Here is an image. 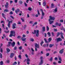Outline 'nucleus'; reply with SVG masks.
I'll list each match as a JSON object with an SVG mask.
<instances>
[{"instance_id":"obj_58","label":"nucleus","mask_w":65,"mask_h":65,"mask_svg":"<svg viewBox=\"0 0 65 65\" xmlns=\"http://www.w3.org/2000/svg\"><path fill=\"white\" fill-rule=\"evenodd\" d=\"M1 53H2V52H3V50H2V48H1Z\"/></svg>"},{"instance_id":"obj_54","label":"nucleus","mask_w":65,"mask_h":65,"mask_svg":"<svg viewBox=\"0 0 65 65\" xmlns=\"http://www.w3.org/2000/svg\"><path fill=\"white\" fill-rule=\"evenodd\" d=\"M61 61H60V60L58 61V63H61Z\"/></svg>"},{"instance_id":"obj_45","label":"nucleus","mask_w":65,"mask_h":65,"mask_svg":"<svg viewBox=\"0 0 65 65\" xmlns=\"http://www.w3.org/2000/svg\"><path fill=\"white\" fill-rule=\"evenodd\" d=\"M54 32H57V29L54 28Z\"/></svg>"},{"instance_id":"obj_24","label":"nucleus","mask_w":65,"mask_h":65,"mask_svg":"<svg viewBox=\"0 0 65 65\" xmlns=\"http://www.w3.org/2000/svg\"><path fill=\"white\" fill-rule=\"evenodd\" d=\"M28 10L29 11L32 10V8L30 7H29L28 8Z\"/></svg>"},{"instance_id":"obj_12","label":"nucleus","mask_w":65,"mask_h":65,"mask_svg":"<svg viewBox=\"0 0 65 65\" xmlns=\"http://www.w3.org/2000/svg\"><path fill=\"white\" fill-rule=\"evenodd\" d=\"M63 34L62 32H61L60 36L61 38H62V39H64V37H63Z\"/></svg>"},{"instance_id":"obj_20","label":"nucleus","mask_w":65,"mask_h":65,"mask_svg":"<svg viewBox=\"0 0 65 65\" xmlns=\"http://www.w3.org/2000/svg\"><path fill=\"white\" fill-rule=\"evenodd\" d=\"M58 58L59 59V60L60 61H62V59H61V58L59 56H58Z\"/></svg>"},{"instance_id":"obj_1","label":"nucleus","mask_w":65,"mask_h":65,"mask_svg":"<svg viewBox=\"0 0 65 65\" xmlns=\"http://www.w3.org/2000/svg\"><path fill=\"white\" fill-rule=\"evenodd\" d=\"M54 21L55 20V18L52 17V16L50 15V19H49L48 21H49V23L50 25H51L54 23V21Z\"/></svg>"},{"instance_id":"obj_38","label":"nucleus","mask_w":65,"mask_h":65,"mask_svg":"<svg viewBox=\"0 0 65 65\" xmlns=\"http://www.w3.org/2000/svg\"><path fill=\"white\" fill-rule=\"evenodd\" d=\"M42 17L44 16V13L43 12H42Z\"/></svg>"},{"instance_id":"obj_15","label":"nucleus","mask_w":65,"mask_h":65,"mask_svg":"<svg viewBox=\"0 0 65 65\" xmlns=\"http://www.w3.org/2000/svg\"><path fill=\"white\" fill-rule=\"evenodd\" d=\"M52 39L51 38H49L48 39V43L49 42H50L51 40H52Z\"/></svg>"},{"instance_id":"obj_16","label":"nucleus","mask_w":65,"mask_h":65,"mask_svg":"<svg viewBox=\"0 0 65 65\" xmlns=\"http://www.w3.org/2000/svg\"><path fill=\"white\" fill-rule=\"evenodd\" d=\"M14 55V54L13 53H12L10 54V57L11 58H12L13 57Z\"/></svg>"},{"instance_id":"obj_5","label":"nucleus","mask_w":65,"mask_h":65,"mask_svg":"<svg viewBox=\"0 0 65 65\" xmlns=\"http://www.w3.org/2000/svg\"><path fill=\"white\" fill-rule=\"evenodd\" d=\"M41 61L39 63V65H42L43 63V57L42 56H41L40 57Z\"/></svg>"},{"instance_id":"obj_34","label":"nucleus","mask_w":65,"mask_h":65,"mask_svg":"<svg viewBox=\"0 0 65 65\" xmlns=\"http://www.w3.org/2000/svg\"><path fill=\"white\" fill-rule=\"evenodd\" d=\"M64 22V20L63 19H62L60 20V23H63Z\"/></svg>"},{"instance_id":"obj_44","label":"nucleus","mask_w":65,"mask_h":65,"mask_svg":"<svg viewBox=\"0 0 65 65\" xmlns=\"http://www.w3.org/2000/svg\"><path fill=\"white\" fill-rule=\"evenodd\" d=\"M53 64L54 65H56L57 64V62L55 61H54L53 62Z\"/></svg>"},{"instance_id":"obj_64","label":"nucleus","mask_w":65,"mask_h":65,"mask_svg":"<svg viewBox=\"0 0 65 65\" xmlns=\"http://www.w3.org/2000/svg\"><path fill=\"white\" fill-rule=\"evenodd\" d=\"M35 17H38V15L37 14H36L35 15Z\"/></svg>"},{"instance_id":"obj_63","label":"nucleus","mask_w":65,"mask_h":65,"mask_svg":"<svg viewBox=\"0 0 65 65\" xmlns=\"http://www.w3.org/2000/svg\"><path fill=\"white\" fill-rule=\"evenodd\" d=\"M30 41H32V42H33L34 41V39H31L30 40Z\"/></svg>"},{"instance_id":"obj_10","label":"nucleus","mask_w":65,"mask_h":65,"mask_svg":"<svg viewBox=\"0 0 65 65\" xmlns=\"http://www.w3.org/2000/svg\"><path fill=\"white\" fill-rule=\"evenodd\" d=\"M12 28L13 29H15L16 28V27L15 26H16V24L14 23L12 24Z\"/></svg>"},{"instance_id":"obj_61","label":"nucleus","mask_w":65,"mask_h":65,"mask_svg":"<svg viewBox=\"0 0 65 65\" xmlns=\"http://www.w3.org/2000/svg\"><path fill=\"white\" fill-rule=\"evenodd\" d=\"M17 24H21V22H20L19 21L17 23Z\"/></svg>"},{"instance_id":"obj_32","label":"nucleus","mask_w":65,"mask_h":65,"mask_svg":"<svg viewBox=\"0 0 65 65\" xmlns=\"http://www.w3.org/2000/svg\"><path fill=\"white\" fill-rule=\"evenodd\" d=\"M18 57L20 59H22L21 55H20L18 56Z\"/></svg>"},{"instance_id":"obj_37","label":"nucleus","mask_w":65,"mask_h":65,"mask_svg":"<svg viewBox=\"0 0 65 65\" xmlns=\"http://www.w3.org/2000/svg\"><path fill=\"white\" fill-rule=\"evenodd\" d=\"M44 42L43 41H42L40 43V45L41 46L42 45V44Z\"/></svg>"},{"instance_id":"obj_3","label":"nucleus","mask_w":65,"mask_h":65,"mask_svg":"<svg viewBox=\"0 0 65 65\" xmlns=\"http://www.w3.org/2000/svg\"><path fill=\"white\" fill-rule=\"evenodd\" d=\"M11 42L10 41L8 42V45H7V46H10V44H11L12 46V47H14V45H15V43L14 42H13L12 43H11Z\"/></svg>"},{"instance_id":"obj_7","label":"nucleus","mask_w":65,"mask_h":65,"mask_svg":"<svg viewBox=\"0 0 65 65\" xmlns=\"http://www.w3.org/2000/svg\"><path fill=\"white\" fill-rule=\"evenodd\" d=\"M12 23V21H9V22H8V24L7 25L8 26L9 28H10V23L11 24Z\"/></svg>"},{"instance_id":"obj_18","label":"nucleus","mask_w":65,"mask_h":65,"mask_svg":"<svg viewBox=\"0 0 65 65\" xmlns=\"http://www.w3.org/2000/svg\"><path fill=\"white\" fill-rule=\"evenodd\" d=\"M21 39H22V40L23 41H25L26 40V38H23V37H22L21 38Z\"/></svg>"},{"instance_id":"obj_4","label":"nucleus","mask_w":65,"mask_h":65,"mask_svg":"<svg viewBox=\"0 0 65 65\" xmlns=\"http://www.w3.org/2000/svg\"><path fill=\"white\" fill-rule=\"evenodd\" d=\"M9 36L10 37H11L12 36L14 37H15V32L13 31H11Z\"/></svg>"},{"instance_id":"obj_59","label":"nucleus","mask_w":65,"mask_h":65,"mask_svg":"<svg viewBox=\"0 0 65 65\" xmlns=\"http://www.w3.org/2000/svg\"><path fill=\"white\" fill-rule=\"evenodd\" d=\"M14 2H15V3H17L18 2V0H14Z\"/></svg>"},{"instance_id":"obj_11","label":"nucleus","mask_w":65,"mask_h":65,"mask_svg":"<svg viewBox=\"0 0 65 65\" xmlns=\"http://www.w3.org/2000/svg\"><path fill=\"white\" fill-rule=\"evenodd\" d=\"M62 41V39L60 38H57V42H58V41Z\"/></svg>"},{"instance_id":"obj_13","label":"nucleus","mask_w":65,"mask_h":65,"mask_svg":"<svg viewBox=\"0 0 65 65\" xmlns=\"http://www.w3.org/2000/svg\"><path fill=\"white\" fill-rule=\"evenodd\" d=\"M6 50H7V53H8L10 51V50L8 48H6Z\"/></svg>"},{"instance_id":"obj_43","label":"nucleus","mask_w":65,"mask_h":65,"mask_svg":"<svg viewBox=\"0 0 65 65\" xmlns=\"http://www.w3.org/2000/svg\"><path fill=\"white\" fill-rule=\"evenodd\" d=\"M17 64V62L15 61L13 63V64L12 65H16V64Z\"/></svg>"},{"instance_id":"obj_48","label":"nucleus","mask_w":65,"mask_h":65,"mask_svg":"<svg viewBox=\"0 0 65 65\" xmlns=\"http://www.w3.org/2000/svg\"><path fill=\"white\" fill-rule=\"evenodd\" d=\"M50 55V54L49 53H48L46 54V56H48L49 55Z\"/></svg>"},{"instance_id":"obj_49","label":"nucleus","mask_w":65,"mask_h":65,"mask_svg":"<svg viewBox=\"0 0 65 65\" xmlns=\"http://www.w3.org/2000/svg\"><path fill=\"white\" fill-rule=\"evenodd\" d=\"M19 50H22V46H20L19 47Z\"/></svg>"},{"instance_id":"obj_8","label":"nucleus","mask_w":65,"mask_h":65,"mask_svg":"<svg viewBox=\"0 0 65 65\" xmlns=\"http://www.w3.org/2000/svg\"><path fill=\"white\" fill-rule=\"evenodd\" d=\"M35 47H36V48H40L39 47V45H38L37 43H35Z\"/></svg>"},{"instance_id":"obj_29","label":"nucleus","mask_w":65,"mask_h":65,"mask_svg":"<svg viewBox=\"0 0 65 65\" xmlns=\"http://www.w3.org/2000/svg\"><path fill=\"white\" fill-rule=\"evenodd\" d=\"M44 40L45 41V43H48V41H47V40H46V39L44 38Z\"/></svg>"},{"instance_id":"obj_53","label":"nucleus","mask_w":65,"mask_h":65,"mask_svg":"<svg viewBox=\"0 0 65 65\" xmlns=\"http://www.w3.org/2000/svg\"><path fill=\"white\" fill-rule=\"evenodd\" d=\"M9 13L10 14H13V12H12V11H11Z\"/></svg>"},{"instance_id":"obj_39","label":"nucleus","mask_w":65,"mask_h":65,"mask_svg":"<svg viewBox=\"0 0 65 65\" xmlns=\"http://www.w3.org/2000/svg\"><path fill=\"white\" fill-rule=\"evenodd\" d=\"M61 32H58L57 34V36H59L60 35V34L61 35Z\"/></svg>"},{"instance_id":"obj_46","label":"nucleus","mask_w":65,"mask_h":65,"mask_svg":"<svg viewBox=\"0 0 65 65\" xmlns=\"http://www.w3.org/2000/svg\"><path fill=\"white\" fill-rule=\"evenodd\" d=\"M7 63H9L10 62V61L9 60H7Z\"/></svg>"},{"instance_id":"obj_21","label":"nucleus","mask_w":65,"mask_h":65,"mask_svg":"<svg viewBox=\"0 0 65 65\" xmlns=\"http://www.w3.org/2000/svg\"><path fill=\"white\" fill-rule=\"evenodd\" d=\"M47 34L48 35V37H50V36H51V33H50V32H48L47 33Z\"/></svg>"},{"instance_id":"obj_42","label":"nucleus","mask_w":65,"mask_h":65,"mask_svg":"<svg viewBox=\"0 0 65 65\" xmlns=\"http://www.w3.org/2000/svg\"><path fill=\"white\" fill-rule=\"evenodd\" d=\"M43 47H46V44H44L43 45Z\"/></svg>"},{"instance_id":"obj_52","label":"nucleus","mask_w":65,"mask_h":65,"mask_svg":"<svg viewBox=\"0 0 65 65\" xmlns=\"http://www.w3.org/2000/svg\"><path fill=\"white\" fill-rule=\"evenodd\" d=\"M17 38L18 39H19V38H21V36H19L17 37Z\"/></svg>"},{"instance_id":"obj_27","label":"nucleus","mask_w":65,"mask_h":65,"mask_svg":"<svg viewBox=\"0 0 65 65\" xmlns=\"http://www.w3.org/2000/svg\"><path fill=\"white\" fill-rule=\"evenodd\" d=\"M9 10L7 9H6L4 10V12H8Z\"/></svg>"},{"instance_id":"obj_57","label":"nucleus","mask_w":65,"mask_h":65,"mask_svg":"<svg viewBox=\"0 0 65 65\" xmlns=\"http://www.w3.org/2000/svg\"><path fill=\"white\" fill-rule=\"evenodd\" d=\"M21 19L22 20V22H24V20L22 18H21Z\"/></svg>"},{"instance_id":"obj_30","label":"nucleus","mask_w":65,"mask_h":65,"mask_svg":"<svg viewBox=\"0 0 65 65\" xmlns=\"http://www.w3.org/2000/svg\"><path fill=\"white\" fill-rule=\"evenodd\" d=\"M53 46L54 44H50L49 45V47H52Z\"/></svg>"},{"instance_id":"obj_19","label":"nucleus","mask_w":65,"mask_h":65,"mask_svg":"<svg viewBox=\"0 0 65 65\" xmlns=\"http://www.w3.org/2000/svg\"><path fill=\"white\" fill-rule=\"evenodd\" d=\"M2 17H3L4 18V19H6V17H5V15H4V13H2Z\"/></svg>"},{"instance_id":"obj_55","label":"nucleus","mask_w":65,"mask_h":65,"mask_svg":"<svg viewBox=\"0 0 65 65\" xmlns=\"http://www.w3.org/2000/svg\"><path fill=\"white\" fill-rule=\"evenodd\" d=\"M14 59L15 60H17V58L16 56H15Z\"/></svg>"},{"instance_id":"obj_50","label":"nucleus","mask_w":65,"mask_h":65,"mask_svg":"<svg viewBox=\"0 0 65 65\" xmlns=\"http://www.w3.org/2000/svg\"><path fill=\"white\" fill-rule=\"evenodd\" d=\"M37 12H38V14L39 15H40V13H39V12L38 10H37Z\"/></svg>"},{"instance_id":"obj_26","label":"nucleus","mask_w":65,"mask_h":65,"mask_svg":"<svg viewBox=\"0 0 65 65\" xmlns=\"http://www.w3.org/2000/svg\"><path fill=\"white\" fill-rule=\"evenodd\" d=\"M43 6H46V2H44L43 3Z\"/></svg>"},{"instance_id":"obj_41","label":"nucleus","mask_w":65,"mask_h":65,"mask_svg":"<svg viewBox=\"0 0 65 65\" xmlns=\"http://www.w3.org/2000/svg\"><path fill=\"white\" fill-rule=\"evenodd\" d=\"M0 58H2V54L1 53H0Z\"/></svg>"},{"instance_id":"obj_6","label":"nucleus","mask_w":65,"mask_h":65,"mask_svg":"<svg viewBox=\"0 0 65 65\" xmlns=\"http://www.w3.org/2000/svg\"><path fill=\"white\" fill-rule=\"evenodd\" d=\"M8 5H9V4H8V2H7L6 3V4L5 5V6L6 9H7V8H8L9 7V6H8Z\"/></svg>"},{"instance_id":"obj_28","label":"nucleus","mask_w":65,"mask_h":65,"mask_svg":"<svg viewBox=\"0 0 65 65\" xmlns=\"http://www.w3.org/2000/svg\"><path fill=\"white\" fill-rule=\"evenodd\" d=\"M37 22H35L34 23V24L32 25V26H34L35 25H37Z\"/></svg>"},{"instance_id":"obj_36","label":"nucleus","mask_w":65,"mask_h":65,"mask_svg":"<svg viewBox=\"0 0 65 65\" xmlns=\"http://www.w3.org/2000/svg\"><path fill=\"white\" fill-rule=\"evenodd\" d=\"M20 4H22V3H23V2L22 1H21L19 2Z\"/></svg>"},{"instance_id":"obj_23","label":"nucleus","mask_w":65,"mask_h":65,"mask_svg":"<svg viewBox=\"0 0 65 65\" xmlns=\"http://www.w3.org/2000/svg\"><path fill=\"white\" fill-rule=\"evenodd\" d=\"M54 4H51V8H54Z\"/></svg>"},{"instance_id":"obj_51","label":"nucleus","mask_w":65,"mask_h":65,"mask_svg":"<svg viewBox=\"0 0 65 65\" xmlns=\"http://www.w3.org/2000/svg\"><path fill=\"white\" fill-rule=\"evenodd\" d=\"M17 46H15L14 48V50H17Z\"/></svg>"},{"instance_id":"obj_14","label":"nucleus","mask_w":65,"mask_h":65,"mask_svg":"<svg viewBox=\"0 0 65 65\" xmlns=\"http://www.w3.org/2000/svg\"><path fill=\"white\" fill-rule=\"evenodd\" d=\"M19 11H20V10H19V9H18L17 10H15V12L17 14H18V13Z\"/></svg>"},{"instance_id":"obj_56","label":"nucleus","mask_w":65,"mask_h":65,"mask_svg":"<svg viewBox=\"0 0 65 65\" xmlns=\"http://www.w3.org/2000/svg\"><path fill=\"white\" fill-rule=\"evenodd\" d=\"M25 56L26 57V58H28V56L27 54H25Z\"/></svg>"},{"instance_id":"obj_33","label":"nucleus","mask_w":65,"mask_h":65,"mask_svg":"<svg viewBox=\"0 0 65 65\" xmlns=\"http://www.w3.org/2000/svg\"><path fill=\"white\" fill-rule=\"evenodd\" d=\"M3 61H1V62H0V64L1 65H3Z\"/></svg>"},{"instance_id":"obj_25","label":"nucleus","mask_w":65,"mask_h":65,"mask_svg":"<svg viewBox=\"0 0 65 65\" xmlns=\"http://www.w3.org/2000/svg\"><path fill=\"white\" fill-rule=\"evenodd\" d=\"M57 26H61V23H57Z\"/></svg>"},{"instance_id":"obj_17","label":"nucleus","mask_w":65,"mask_h":65,"mask_svg":"<svg viewBox=\"0 0 65 65\" xmlns=\"http://www.w3.org/2000/svg\"><path fill=\"white\" fill-rule=\"evenodd\" d=\"M45 27L44 26L43 27H42V31L43 32H45Z\"/></svg>"},{"instance_id":"obj_31","label":"nucleus","mask_w":65,"mask_h":65,"mask_svg":"<svg viewBox=\"0 0 65 65\" xmlns=\"http://www.w3.org/2000/svg\"><path fill=\"white\" fill-rule=\"evenodd\" d=\"M57 8H55L53 11V12H57Z\"/></svg>"},{"instance_id":"obj_40","label":"nucleus","mask_w":65,"mask_h":65,"mask_svg":"<svg viewBox=\"0 0 65 65\" xmlns=\"http://www.w3.org/2000/svg\"><path fill=\"white\" fill-rule=\"evenodd\" d=\"M49 30V27H48V26H47V31H48Z\"/></svg>"},{"instance_id":"obj_22","label":"nucleus","mask_w":65,"mask_h":65,"mask_svg":"<svg viewBox=\"0 0 65 65\" xmlns=\"http://www.w3.org/2000/svg\"><path fill=\"white\" fill-rule=\"evenodd\" d=\"M26 59V62H30V59L29 58H27Z\"/></svg>"},{"instance_id":"obj_47","label":"nucleus","mask_w":65,"mask_h":65,"mask_svg":"<svg viewBox=\"0 0 65 65\" xmlns=\"http://www.w3.org/2000/svg\"><path fill=\"white\" fill-rule=\"evenodd\" d=\"M9 31H4V32H5V33H9Z\"/></svg>"},{"instance_id":"obj_9","label":"nucleus","mask_w":65,"mask_h":65,"mask_svg":"<svg viewBox=\"0 0 65 65\" xmlns=\"http://www.w3.org/2000/svg\"><path fill=\"white\" fill-rule=\"evenodd\" d=\"M64 50L63 49H62L61 50H60L59 52V54H63V53L64 52Z\"/></svg>"},{"instance_id":"obj_35","label":"nucleus","mask_w":65,"mask_h":65,"mask_svg":"<svg viewBox=\"0 0 65 65\" xmlns=\"http://www.w3.org/2000/svg\"><path fill=\"white\" fill-rule=\"evenodd\" d=\"M50 61H53V57H51L49 59Z\"/></svg>"},{"instance_id":"obj_62","label":"nucleus","mask_w":65,"mask_h":65,"mask_svg":"<svg viewBox=\"0 0 65 65\" xmlns=\"http://www.w3.org/2000/svg\"><path fill=\"white\" fill-rule=\"evenodd\" d=\"M10 4H11L12 3H13V1H10Z\"/></svg>"},{"instance_id":"obj_2","label":"nucleus","mask_w":65,"mask_h":65,"mask_svg":"<svg viewBox=\"0 0 65 65\" xmlns=\"http://www.w3.org/2000/svg\"><path fill=\"white\" fill-rule=\"evenodd\" d=\"M39 30H37V31L36 30H35L34 31V32H32V33L33 34H36V37H38L39 35Z\"/></svg>"},{"instance_id":"obj_60","label":"nucleus","mask_w":65,"mask_h":65,"mask_svg":"<svg viewBox=\"0 0 65 65\" xmlns=\"http://www.w3.org/2000/svg\"><path fill=\"white\" fill-rule=\"evenodd\" d=\"M52 34L53 36H54V32H52Z\"/></svg>"}]
</instances>
